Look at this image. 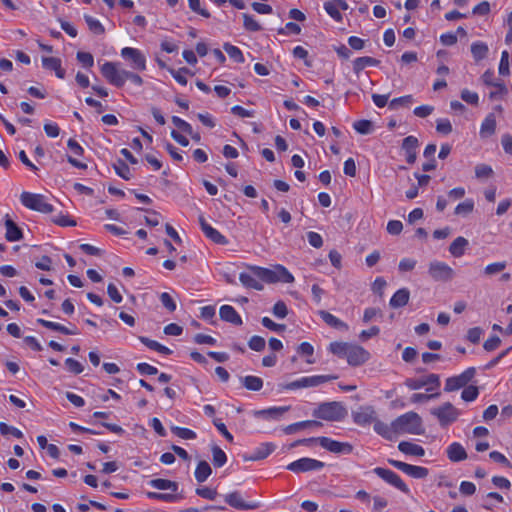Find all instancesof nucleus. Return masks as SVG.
Segmentation results:
<instances>
[{
  "mask_svg": "<svg viewBox=\"0 0 512 512\" xmlns=\"http://www.w3.org/2000/svg\"><path fill=\"white\" fill-rule=\"evenodd\" d=\"M253 274L241 273L239 275L240 282L247 288L262 290L263 285L258 279L266 283H292L294 281L293 275L282 265H277L274 269L262 268L257 266L250 267Z\"/></svg>",
  "mask_w": 512,
  "mask_h": 512,
  "instance_id": "obj_1",
  "label": "nucleus"
},
{
  "mask_svg": "<svg viewBox=\"0 0 512 512\" xmlns=\"http://www.w3.org/2000/svg\"><path fill=\"white\" fill-rule=\"evenodd\" d=\"M394 431L396 434H414L421 435L424 433L422 419L416 412H407L393 421Z\"/></svg>",
  "mask_w": 512,
  "mask_h": 512,
  "instance_id": "obj_2",
  "label": "nucleus"
},
{
  "mask_svg": "<svg viewBox=\"0 0 512 512\" xmlns=\"http://www.w3.org/2000/svg\"><path fill=\"white\" fill-rule=\"evenodd\" d=\"M313 416L326 421H341L347 416V410L340 402H324L314 409Z\"/></svg>",
  "mask_w": 512,
  "mask_h": 512,
  "instance_id": "obj_3",
  "label": "nucleus"
},
{
  "mask_svg": "<svg viewBox=\"0 0 512 512\" xmlns=\"http://www.w3.org/2000/svg\"><path fill=\"white\" fill-rule=\"evenodd\" d=\"M20 200L26 208L43 214H49L54 210L53 206L47 202L46 197L42 194L22 192Z\"/></svg>",
  "mask_w": 512,
  "mask_h": 512,
  "instance_id": "obj_4",
  "label": "nucleus"
},
{
  "mask_svg": "<svg viewBox=\"0 0 512 512\" xmlns=\"http://www.w3.org/2000/svg\"><path fill=\"white\" fill-rule=\"evenodd\" d=\"M475 374L476 369L474 367H469L461 374L447 378L444 390L446 392H452L467 387L468 383L474 378Z\"/></svg>",
  "mask_w": 512,
  "mask_h": 512,
  "instance_id": "obj_5",
  "label": "nucleus"
},
{
  "mask_svg": "<svg viewBox=\"0 0 512 512\" xmlns=\"http://www.w3.org/2000/svg\"><path fill=\"white\" fill-rule=\"evenodd\" d=\"M431 414L436 416L441 426H447L457 420L459 411L450 402L431 410Z\"/></svg>",
  "mask_w": 512,
  "mask_h": 512,
  "instance_id": "obj_6",
  "label": "nucleus"
},
{
  "mask_svg": "<svg viewBox=\"0 0 512 512\" xmlns=\"http://www.w3.org/2000/svg\"><path fill=\"white\" fill-rule=\"evenodd\" d=\"M428 273L433 280L440 282H448L454 277V270L441 261H432Z\"/></svg>",
  "mask_w": 512,
  "mask_h": 512,
  "instance_id": "obj_7",
  "label": "nucleus"
},
{
  "mask_svg": "<svg viewBox=\"0 0 512 512\" xmlns=\"http://www.w3.org/2000/svg\"><path fill=\"white\" fill-rule=\"evenodd\" d=\"M325 466V463L312 458H300L288 464L287 469L294 473H303L309 471L320 470Z\"/></svg>",
  "mask_w": 512,
  "mask_h": 512,
  "instance_id": "obj_8",
  "label": "nucleus"
},
{
  "mask_svg": "<svg viewBox=\"0 0 512 512\" xmlns=\"http://www.w3.org/2000/svg\"><path fill=\"white\" fill-rule=\"evenodd\" d=\"M373 472L381 479L399 489L401 492L408 494L410 492L408 486L394 471L382 467L374 468Z\"/></svg>",
  "mask_w": 512,
  "mask_h": 512,
  "instance_id": "obj_9",
  "label": "nucleus"
},
{
  "mask_svg": "<svg viewBox=\"0 0 512 512\" xmlns=\"http://www.w3.org/2000/svg\"><path fill=\"white\" fill-rule=\"evenodd\" d=\"M121 56L131 62L133 69L139 71L146 69V58L138 49L125 47L121 50Z\"/></svg>",
  "mask_w": 512,
  "mask_h": 512,
  "instance_id": "obj_10",
  "label": "nucleus"
},
{
  "mask_svg": "<svg viewBox=\"0 0 512 512\" xmlns=\"http://www.w3.org/2000/svg\"><path fill=\"white\" fill-rule=\"evenodd\" d=\"M346 359L349 365L357 367L370 359V353L362 346L351 344Z\"/></svg>",
  "mask_w": 512,
  "mask_h": 512,
  "instance_id": "obj_11",
  "label": "nucleus"
},
{
  "mask_svg": "<svg viewBox=\"0 0 512 512\" xmlns=\"http://www.w3.org/2000/svg\"><path fill=\"white\" fill-rule=\"evenodd\" d=\"M388 462L395 468L416 479L425 478L429 473L428 469L422 466H415L393 459H389Z\"/></svg>",
  "mask_w": 512,
  "mask_h": 512,
  "instance_id": "obj_12",
  "label": "nucleus"
},
{
  "mask_svg": "<svg viewBox=\"0 0 512 512\" xmlns=\"http://www.w3.org/2000/svg\"><path fill=\"white\" fill-rule=\"evenodd\" d=\"M352 418L355 424L366 426L374 423L377 419L376 411L372 406H361L358 410L352 412Z\"/></svg>",
  "mask_w": 512,
  "mask_h": 512,
  "instance_id": "obj_13",
  "label": "nucleus"
},
{
  "mask_svg": "<svg viewBox=\"0 0 512 512\" xmlns=\"http://www.w3.org/2000/svg\"><path fill=\"white\" fill-rule=\"evenodd\" d=\"M123 70L117 68V64L113 62H105L101 67V73L106 80L116 87L123 86L122 78Z\"/></svg>",
  "mask_w": 512,
  "mask_h": 512,
  "instance_id": "obj_14",
  "label": "nucleus"
},
{
  "mask_svg": "<svg viewBox=\"0 0 512 512\" xmlns=\"http://www.w3.org/2000/svg\"><path fill=\"white\" fill-rule=\"evenodd\" d=\"M320 446L335 454H350L353 446L347 442H339L328 437H320Z\"/></svg>",
  "mask_w": 512,
  "mask_h": 512,
  "instance_id": "obj_15",
  "label": "nucleus"
},
{
  "mask_svg": "<svg viewBox=\"0 0 512 512\" xmlns=\"http://www.w3.org/2000/svg\"><path fill=\"white\" fill-rule=\"evenodd\" d=\"M276 445L272 442L261 443L251 454H243L244 461H259L267 458L274 450Z\"/></svg>",
  "mask_w": 512,
  "mask_h": 512,
  "instance_id": "obj_16",
  "label": "nucleus"
},
{
  "mask_svg": "<svg viewBox=\"0 0 512 512\" xmlns=\"http://www.w3.org/2000/svg\"><path fill=\"white\" fill-rule=\"evenodd\" d=\"M199 224L205 236L216 244L225 245L228 243V240L225 238V236H223L219 231L208 224L202 215L199 216Z\"/></svg>",
  "mask_w": 512,
  "mask_h": 512,
  "instance_id": "obj_17",
  "label": "nucleus"
},
{
  "mask_svg": "<svg viewBox=\"0 0 512 512\" xmlns=\"http://www.w3.org/2000/svg\"><path fill=\"white\" fill-rule=\"evenodd\" d=\"M225 502L239 510H251L259 507V504L256 502H245L242 499L241 494L237 491L227 494L225 496Z\"/></svg>",
  "mask_w": 512,
  "mask_h": 512,
  "instance_id": "obj_18",
  "label": "nucleus"
},
{
  "mask_svg": "<svg viewBox=\"0 0 512 512\" xmlns=\"http://www.w3.org/2000/svg\"><path fill=\"white\" fill-rule=\"evenodd\" d=\"M405 385L411 390H417L427 385L440 386V379L437 374H429L421 379L409 378L405 381Z\"/></svg>",
  "mask_w": 512,
  "mask_h": 512,
  "instance_id": "obj_19",
  "label": "nucleus"
},
{
  "mask_svg": "<svg viewBox=\"0 0 512 512\" xmlns=\"http://www.w3.org/2000/svg\"><path fill=\"white\" fill-rule=\"evenodd\" d=\"M337 375H314L298 379L300 388L317 387L323 383L337 379Z\"/></svg>",
  "mask_w": 512,
  "mask_h": 512,
  "instance_id": "obj_20",
  "label": "nucleus"
},
{
  "mask_svg": "<svg viewBox=\"0 0 512 512\" xmlns=\"http://www.w3.org/2000/svg\"><path fill=\"white\" fill-rule=\"evenodd\" d=\"M419 146L418 139L415 136H408L403 139L402 149L406 154V161L409 164H414L416 161V149Z\"/></svg>",
  "mask_w": 512,
  "mask_h": 512,
  "instance_id": "obj_21",
  "label": "nucleus"
},
{
  "mask_svg": "<svg viewBox=\"0 0 512 512\" xmlns=\"http://www.w3.org/2000/svg\"><path fill=\"white\" fill-rule=\"evenodd\" d=\"M5 238L9 242L20 241L23 238V232L21 228L17 226V224L9 217V215L5 216Z\"/></svg>",
  "mask_w": 512,
  "mask_h": 512,
  "instance_id": "obj_22",
  "label": "nucleus"
},
{
  "mask_svg": "<svg viewBox=\"0 0 512 512\" xmlns=\"http://www.w3.org/2000/svg\"><path fill=\"white\" fill-rule=\"evenodd\" d=\"M219 315L223 321L229 322L233 325L240 326L243 323L240 315L230 305L221 306L219 310Z\"/></svg>",
  "mask_w": 512,
  "mask_h": 512,
  "instance_id": "obj_23",
  "label": "nucleus"
},
{
  "mask_svg": "<svg viewBox=\"0 0 512 512\" xmlns=\"http://www.w3.org/2000/svg\"><path fill=\"white\" fill-rule=\"evenodd\" d=\"M447 457L452 462H460L467 459L468 455L465 448L458 442H453L447 447Z\"/></svg>",
  "mask_w": 512,
  "mask_h": 512,
  "instance_id": "obj_24",
  "label": "nucleus"
},
{
  "mask_svg": "<svg viewBox=\"0 0 512 512\" xmlns=\"http://www.w3.org/2000/svg\"><path fill=\"white\" fill-rule=\"evenodd\" d=\"M290 409L289 406L283 407H271L268 409L257 410L254 412L255 417H261L265 419H279L285 412Z\"/></svg>",
  "mask_w": 512,
  "mask_h": 512,
  "instance_id": "obj_25",
  "label": "nucleus"
},
{
  "mask_svg": "<svg viewBox=\"0 0 512 512\" xmlns=\"http://www.w3.org/2000/svg\"><path fill=\"white\" fill-rule=\"evenodd\" d=\"M42 65L45 69L55 71L58 78L63 79L65 77V70L61 67V60L56 57H43Z\"/></svg>",
  "mask_w": 512,
  "mask_h": 512,
  "instance_id": "obj_26",
  "label": "nucleus"
},
{
  "mask_svg": "<svg viewBox=\"0 0 512 512\" xmlns=\"http://www.w3.org/2000/svg\"><path fill=\"white\" fill-rule=\"evenodd\" d=\"M318 314L322 320L330 327L338 330H348V325L339 318L335 317L333 314L325 310L318 311Z\"/></svg>",
  "mask_w": 512,
  "mask_h": 512,
  "instance_id": "obj_27",
  "label": "nucleus"
},
{
  "mask_svg": "<svg viewBox=\"0 0 512 512\" xmlns=\"http://www.w3.org/2000/svg\"><path fill=\"white\" fill-rule=\"evenodd\" d=\"M374 431L387 440H393L396 431H394L393 422L388 425L378 419L374 422Z\"/></svg>",
  "mask_w": 512,
  "mask_h": 512,
  "instance_id": "obj_28",
  "label": "nucleus"
},
{
  "mask_svg": "<svg viewBox=\"0 0 512 512\" xmlns=\"http://www.w3.org/2000/svg\"><path fill=\"white\" fill-rule=\"evenodd\" d=\"M398 449L404 454L417 457H422L425 454V450L422 446L408 441L400 442Z\"/></svg>",
  "mask_w": 512,
  "mask_h": 512,
  "instance_id": "obj_29",
  "label": "nucleus"
},
{
  "mask_svg": "<svg viewBox=\"0 0 512 512\" xmlns=\"http://www.w3.org/2000/svg\"><path fill=\"white\" fill-rule=\"evenodd\" d=\"M409 297H410V292L407 288L399 289L398 291H396L394 293V295L390 299L389 304L392 308L403 307L408 303Z\"/></svg>",
  "mask_w": 512,
  "mask_h": 512,
  "instance_id": "obj_30",
  "label": "nucleus"
},
{
  "mask_svg": "<svg viewBox=\"0 0 512 512\" xmlns=\"http://www.w3.org/2000/svg\"><path fill=\"white\" fill-rule=\"evenodd\" d=\"M379 63H380V61L373 57H369V56L358 57L353 61V71L355 72V74L358 75L366 67L378 66Z\"/></svg>",
  "mask_w": 512,
  "mask_h": 512,
  "instance_id": "obj_31",
  "label": "nucleus"
},
{
  "mask_svg": "<svg viewBox=\"0 0 512 512\" xmlns=\"http://www.w3.org/2000/svg\"><path fill=\"white\" fill-rule=\"evenodd\" d=\"M467 246L468 240L464 237L459 236L450 244L449 252L454 257H461L464 254Z\"/></svg>",
  "mask_w": 512,
  "mask_h": 512,
  "instance_id": "obj_32",
  "label": "nucleus"
},
{
  "mask_svg": "<svg viewBox=\"0 0 512 512\" xmlns=\"http://www.w3.org/2000/svg\"><path fill=\"white\" fill-rule=\"evenodd\" d=\"M321 426H322V423L319 421L306 420V421H301V422H297V423L288 425L287 427L284 428V432L289 435V434L295 433L296 431H298L300 429H304V428H308V427H321Z\"/></svg>",
  "mask_w": 512,
  "mask_h": 512,
  "instance_id": "obj_33",
  "label": "nucleus"
},
{
  "mask_svg": "<svg viewBox=\"0 0 512 512\" xmlns=\"http://www.w3.org/2000/svg\"><path fill=\"white\" fill-rule=\"evenodd\" d=\"M150 486L159 490H171L176 492L178 490V484L174 481L162 478L152 479L149 482Z\"/></svg>",
  "mask_w": 512,
  "mask_h": 512,
  "instance_id": "obj_34",
  "label": "nucleus"
},
{
  "mask_svg": "<svg viewBox=\"0 0 512 512\" xmlns=\"http://www.w3.org/2000/svg\"><path fill=\"white\" fill-rule=\"evenodd\" d=\"M140 341L148 348L152 349V350H155L161 354H164V355H170L172 354V350L169 349L168 347L158 343L157 341L155 340H151L149 339L148 337H144V336H141L140 338Z\"/></svg>",
  "mask_w": 512,
  "mask_h": 512,
  "instance_id": "obj_35",
  "label": "nucleus"
},
{
  "mask_svg": "<svg viewBox=\"0 0 512 512\" xmlns=\"http://www.w3.org/2000/svg\"><path fill=\"white\" fill-rule=\"evenodd\" d=\"M243 386L250 391H259L263 387V380L257 376H245L241 378Z\"/></svg>",
  "mask_w": 512,
  "mask_h": 512,
  "instance_id": "obj_36",
  "label": "nucleus"
},
{
  "mask_svg": "<svg viewBox=\"0 0 512 512\" xmlns=\"http://www.w3.org/2000/svg\"><path fill=\"white\" fill-rule=\"evenodd\" d=\"M488 46L483 42H474L471 45V53L475 61L483 60L487 57Z\"/></svg>",
  "mask_w": 512,
  "mask_h": 512,
  "instance_id": "obj_37",
  "label": "nucleus"
},
{
  "mask_svg": "<svg viewBox=\"0 0 512 512\" xmlns=\"http://www.w3.org/2000/svg\"><path fill=\"white\" fill-rule=\"evenodd\" d=\"M212 469L206 461H200L195 470V478L198 482H204L211 475Z\"/></svg>",
  "mask_w": 512,
  "mask_h": 512,
  "instance_id": "obj_38",
  "label": "nucleus"
},
{
  "mask_svg": "<svg viewBox=\"0 0 512 512\" xmlns=\"http://www.w3.org/2000/svg\"><path fill=\"white\" fill-rule=\"evenodd\" d=\"M496 120L493 114H489L481 124L480 134L482 136H490L495 133Z\"/></svg>",
  "mask_w": 512,
  "mask_h": 512,
  "instance_id": "obj_39",
  "label": "nucleus"
},
{
  "mask_svg": "<svg viewBox=\"0 0 512 512\" xmlns=\"http://www.w3.org/2000/svg\"><path fill=\"white\" fill-rule=\"evenodd\" d=\"M350 343L347 342H332L329 345V351L333 353L334 355H337L338 357H345L347 356L348 350L350 348Z\"/></svg>",
  "mask_w": 512,
  "mask_h": 512,
  "instance_id": "obj_40",
  "label": "nucleus"
},
{
  "mask_svg": "<svg viewBox=\"0 0 512 512\" xmlns=\"http://www.w3.org/2000/svg\"><path fill=\"white\" fill-rule=\"evenodd\" d=\"M223 49L229 55V57L235 62L243 63L245 61L243 53L238 47L230 43H224Z\"/></svg>",
  "mask_w": 512,
  "mask_h": 512,
  "instance_id": "obj_41",
  "label": "nucleus"
},
{
  "mask_svg": "<svg viewBox=\"0 0 512 512\" xmlns=\"http://www.w3.org/2000/svg\"><path fill=\"white\" fill-rule=\"evenodd\" d=\"M85 22L91 32L101 35L105 32L104 26L90 15H84Z\"/></svg>",
  "mask_w": 512,
  "mask_h": 512,
  "instance_id": "obj_42",
  "label": "nucleus"
},
{
  "mask_svg": "<svg viewBox=\"0 0 512 512\" xmlns=\"http://www.w3.org/2000/svg\"><path fill=\"white\" fill-rule=\"evenodd\" d=\"M212 456L215 467H222L227 461L225 452L217 445L212 447Z\"/></svg>",
  "mask_w": 512,
  "mask_h": 512,
  "instance_id": "obj_43",
  "label": "nucleus"
},
{
  "mask_svg": "<svg viewBox=\"0 0 512 512\" xmlns=\"http://www.w3.org/2000/svg\"><path fill=\"white\" fill-rule=\"evenodd\" d=\"M354 129L362 135H367L373 131V123L370 120L362 119L354 122Z\"/></svg>",
  "mask_w": 512,
  "mask_h": 512,
  "instance_id": "obj_44",
  "label": "nucleus"
},
{
  "mask_svg": "<svg viewBox=\"0 0 512 512\" xmlns=\"http://www.w3.org/2000/svg\"><path fill=\"white\" fill-rule=\"evenodd\" d=\"M474 209V201L472 199H466L464 202L459 203L455 208L456 215L467 216Z\"/></svg>",
  "mask_w": 512,
  "mask_h": 512,
  "instance_id": "obj_45",
  "label": "nucleus"
},
{
  "mask_svg": "<svg viewBox=\"0 0 512 512\" xmlns=\"http://www.w3.org/2000/svg\"><path fill=\"white\" fill-rule=\"evenodd\" d=\"M243 17V26L247 31L257 32L262 29L261 25L249 14L244 13Z\"/></svg>",
  "mask_w": 512,
  "mask_h": 512,
  "instance_id": "obj_46",
  "label": "nucleus"
},
{
  "mask_svg": "<svg viewBox=\"0 0 512 512\" xmlns=\"http://www.w3.org/2000/svg\"><path fill=\"white\" fill-rule=\"evenodd\" d=\"M115 172L118 176L125 180H129L131 178L130 169L128 165L121 159H118L117 162L113 165Z\"/></svg>",
  "mask_w": 512,
  "mask_h": 512,
  "instance_id": "obj_47",
  "label": "nucleus"
},
{
  "mask_svg": "<svg viewBox=\"0 0 512 512\" xmlns=\"http://www.w3.org/2000/svg\"><path fill=\"white\" fill-rule=\"evenodd\" d=\"M506 266L507 263L505 261L491 263L484 268L483 273L486 276H493L495 274L502 272L506 268Z\"/></svg>",
  "mask_w": 512,
  "mask_h": 512,
  "instance_id": "obj_48",
  "label": "nucleus"
},
{
  "mask_svg": "<svg viewBox=\"0 0 512 512\" xmlns=\"http://www.w3.org/2000/svg\"><path fill=\"white\" fill-rule=\"evenodd\" d=\"M37 323L47 329L54 330V331H57L60 333H71L70 331H68L67 327H65L59 323H56V322H52V321H48V320L39 318V319H37Z\"/></svg>",
  "mask_w": 512,
  "mask_h": 512,
  "instance_id": "obj_49",
  "label": "nucleus"
},
{
  "mask_svg": "<svg viewBox=\"0 0 512 512\" xmlns=\"http://www.w3.org/2000/svg\"><path fill=\"white\" fill-rule=\"evenodd\" d=\"M170 73L172 74L173 78L181 85L185 86L187 84L186 75L192 73L190 70L186 67H182L178 70L169 69Z\"/></svg>",
  "mask_w": 512,
  "mask_h": 512,
  "instance_id": "obj_50",
  "label": "nucleus"
},
{
  "mask_svg": "<svg viewBox=\"0 0 512 512\" xmlns=\"http://www.w3.org/2000/svg\"><path fill=\"white\" fill-rule=\"evenodd\" d=\"M479 395V390H478V387L474 386V385H469L467 387H465L461 393V398L466 401V402H470V401H474Z\"/></svg>",
  "mask_w": 512,
  "mask_h": 512,
  "instance_id": "obj_51",
  "label": "nucleus"
},
{
  "mask_svg": "<svg viewBox=\"0 0 512 512\" xmlns=\"http://www.w3.org/2000/svg\"><path fill=\"white\" fill-rule=\"evenodd\" d=\"M493 175V169L487 164H478L475 166V176L479 179H487Z\"/></svg>",
  "mask_w": 512,
  "mask_h": 512,
  "instance_id": "obj_52",
  "label": "nucleus"
},
{
  "mask_svg": "<svg viewBox=\"0 0 512 512\" xmlns=\"http://www.w3.org/2000/svg\"><path fill=\"white\" fill-rule=\"evenodd\" d=\"M171 430L176 436L182 439L191 440L196 438V433L188 428L173 426Z\"/></svg>",
  "mask_w": 512,
  "mask_h": 512,
  "instance_id": "obj_53",
  "label": "nucleus"
},
{
  "mask_svg": "<svg viewBox=\"0 0 512 512\" xmlns=\"http://www.w3.org/2000/svg\"><path fill=\"white\" fill-rule=\"evenodd\" d=\"M493 87H495V90L489 93V98L491 100L503 98L508 92V89L503 82H496Z\"/></svg>",
  "mask_w": 512,
  "mask_h": 512,
  "instance_id": "obj_54",
  "label": "nucleus"
},
{
  "mask_svg": "<svg viewBox=\"0 0 512 512\" xmlns=\"http://www.w3.org/2000/svg\"><path fill=\"white\" fill-rule=\"evenodd\" d=\"M265 345H266L265 339L263 337L257 336V335L252 336L250 338V340L248 341L249 348L256 352H260V351L264 350Z\"/></svg>",
  "mask_w": 512,
  "mask_h": 512,
  "instance_id": "obj_55",
  "label": "nucleus"
},
{
  "mask_svg": "<svg viewBox=\"0 0 512 512\" xmlns=\"http://www.w3.org/2000/svg\"><path fill=\"white\" fill-rule=\"evenodd\" d=\"M172 123L184 133L192 135V126L185 120L179 118L178 116H173Z\"/></svg>",
  "mask_w": 512,
  "mask_h": 512,
  "instance_id": "obj_56",
  "label": "nucleus"
},
{
  "mask_svg": "<svg viewBox=\"0 0 512 512\" xmlns=\"http://www.w3.org/2000/svg\"><path fill=\"white\" fill-rule=\"evenodd\" d=\"M413 102V97L411 95L402 96L399 98H394L390 101L389 107L391 109H396L399 106H408Z\"/></svg>",
  "mask_w": 512,
  "mask_h": 512,
  "instance_id": "obj_57",
  "label": "nucleus"
},
{
  "mask_svg": "<svg viewBox=\"0 0 512 512\" xmlns=\"http://www.w3.org/2000/svg\"><path fill=\"white\" fill-rule=\"evenodd\" d=\"M510 72L509 70V53L508 51H503L501 54V59L499 63V74L506 76Z\"/></svg>",
  "mask_w": 512,
  "mask_h": 512,
  "instance_id": "obj_58",
  "label": "nucleus"
},
{
  "mask_svg": "<svg viewBox=\"0 0 512 512\" xmlns=\"http://www.w3.org/2000/svg\"><path fill=\"white\" fill-rule=\"evenodd\" d=\"M77 60L86 68H90L94 64L93 55L89 52H81L77 53Z\"/></svg>",
  "mask_w": 512,
  "mask_h": 512,
  "instance_id": "obj_59",
  "label": "nucleus"
},
{
  "mask_svg": "<svg viewBox=\"0 0 512 512\" xmlns=\"http://www.w3.org/2000/svg\"><path fill=\"white\" fill-rule=\"evenodd\" d=\"M0 432H1L2 435L11 434V435H13L16 438H22L23 437V433L19 429L15 428V427H12V426H9V425H7L4 422H0Z\"/></svg>",
  "mask_w": 512,
  "mask_h": 512,
  "instance_id": "obj_60",
  "label": "nucleus"
},
{
  "mask_svg": "<svg viewBox=\"0 0 512 512\" xmlns=\"http://www.w3.org/2000/svg\"><path fill=\"white\" fill-rule=\"evenodd\" d=\"M160 301L168 311L173 312L176 310V303L169 293L163 292L160 295Z\"/></svg>",
  "mask_w": 512,
  "mask_h": 512,
  "instance_id": "obj_61",
  "label": "nucleus"
},
{
  "mask_svg": "<svg viewBox=\"0 0 512 512\" xmlns=\"http://www.w3.org/2000/svg\"><path fill=\"white\" fill-rule=\"evenodd\" d=\"M325 11L336 21L342 20V15L339 12V9L333 4L332 1L326 2L324 4Z\"/></svg>",
  "mask_w": 512,
  "mask_h": 512,
  "instance_id": "obj_62",
  "label": "nucleus"
},
{
  "mask_svg": "<svg viewBox=\"0 0 512 512\" xmlns=\"http://www.w3.org/2000/svg\"><path fill=\"white\" fill-rule=\"evenodd\" d=\"M196 494L202 498L208 499V500H214L218 493L215 489H211L209 487H201L196 489Z\"/></svg>",
  "mask_w": 512,
  "mask_h": 512,
  "instance_id": "obj_63",
  "label": "nucleus"
},
{
  "mask_svg": "<svg viewBox=\"0 0 512 512\" xmlns=\"http://www.w3.org/2000/svg\"><path fill=\"white\" fill-rule=\"evenodd\" d=\"M65 365L67 366L68 370L74 374H80L84 369L83 365L73 358H67L65 360Z\"/></svg>",
  "mask_w": 512,
  "mask_h": 512,
  "instance_id": "obj_64",
  "label": "nucleus"
}]
</instances>
